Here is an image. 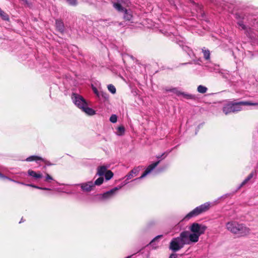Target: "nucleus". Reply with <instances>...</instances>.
<instances>
[{
    "label": "nucleus",
    "mask_w": 258,
    "mask_h": 258,
    "mask_svg": "<svg viewBox=\"0 0 258 258\" xmlns=\"http://www.w3.org/2000/svg\"><path fill=\"white\" fill-rule=\"evenodd\" d=\"M247 105H258V103H252L249 101H231L226 104L223 107V111L227 115L231 113H236L242 110L243 107Z\"/></svg>",
    "instance_id": "nucleus-1"
},
{
    "label": "nucleus",
    "mask_w": 258,
    "mask_h": 258,
    "mask_svg": "<svg viewBox=\"0 0 258 258\" xmlns=\"http://www.w3.org/2000/svg\"><path fill=\"white\" fill-rule=\"evenodd\" d=\"M207 228V226L204 225L194 223L189 228L192 233L187 231H184V232L187 233V236L191 242L195 243L199 241V237L205 233Z\"/></svg>",
    "instance_id": "nucleus-2"
},
{
    "label": "nucleus",
    "mask_w": 258,
    "mask_h": 258,
    "mask_svg": "<svg viewBox=\"0 0 258 258\" xmlns=\"http://www.w3.org/2000/svg\"><path fill=\"white\" fill-rule=\"evenodd\" d=\"M226 229L231 233L239 236H245L250 233V229L242 224L235 221H230L226 223Z\"/></svg>",
    "instance_id": "nucleus-3"
},
{
    "label": "nucleus",
    "mask_w": 258,
    "mask_h": 258,
    "mask_svg": "<svg viewBox=\"0 0 258 258\" xmlns=\"http://www.w3.org/2000/svg\"><path fill=\"white\" fill-rule=\"evenodd\" d=\"M186 234L183 231L180 234L179 236L173 238L170 243V249L176 252L181 249L185 244H190L191 242Z\"/></svg>",
    "instance_id": "nucleus-4"
},
{
    "label": "nucleus",
    "mask_w": 258,
    "mask_h": 258,
    "mask_svg": "<svg viewBox=\"0 0 258 258\" xmlns=\"http://www.w3.org/2000/svg\"><path fill=\"white\" fill-rule=\"evenodd\" d=\"M211 207V203L207 202L202 204L190 211L185 217L184 219H189L191 218L197 216L206 211Z\"/></svg>",
    "instance_id": "nucleus-5"
},
{
    "label": "nucleus",
    "mask_w": 258,
    "mask_h": 258,
    "mask_svg": "<svg viewBox=\"0 0 258 258\" xmlns=\"http://www.w3.org/2000/svg\"><path fill=\"white\" fill-rule=\"evenodd\" d=\"M127 183L128 182H125L124 184L115 187L103 194H99L98 196L100 200L105 201L112 199L116 195L118 191L120 189L123 185Z\"/></svg>",
    "instance_id": "nucleus-6"
},
{
    "label": "nucleus",
    "mask_w": 258,
    "mask_h": 258,
    "mask_svg": "<svg viewBox=\"0 0 258 258\" xmlns=\"http://www.w3.org/2000/svg\"><path fill=\"white\" fill-rule=\"evenodd\" d=\"M72 100L73 103L80 109L83 108V106L87 104L85 99L82 96L76 93L72 94Z\"/></svg>",
    "instance_id": "nucleus-7"
},
{
    "label": "nucleus",
    "mask_w": 258,
    "mask_h": 258,
    "mask_svg": "<svg viewBox=\"0 0 258 258\" xmlns=\"http://www.w3.org/2000/svg\"><path fill=\"white\" fill-rule=\"evenodd\" d=\"M81 190L84 192H89L91 191L94 187V184L92 181L83 182L78 184Z\"/></svg>",
    "instance_id": "nucleus-8"
},
{
    "label": "nucleus",
    "mask_w": 258,
    "mask_h": 258,
    "mask_svg": "<svg viewBox=\"0 0 258 258\" xmlns=\"http://www.w3.org/2000/svg\"><path fill=\"white\" fill-rule=\"evenodd\" d=\"M160 161L159 160L156 162H154L150 165H149L143 174L139 178H136V179H142L145 177L147 175L150 173L160 163Z\"/></svg>",
    "instance_id": "nucleus-9"
},
{
    "label": "nucleus",
    "mask_w": 258,
    "mask_h": 258,
    "mask_svg": "<svg viewBox=\"0 0 258 258\" xmlns=\"http://www.w3.org/2000/svg\"><path fill=\"white\" fill-rule=\"evenodd\" d=\"M28 175L35 180L40 179L43 177V175L40 172H36L31 169L28 170Z\"/></svg>",
    "instance_id": "nucleus-10"
},
{
    "label": "nucleus",
    "mask_w": 258,
    "mask_h": 258,
    "mask_svg": "<svg viewBox=\"0 0 258 258\" xmlns=\"http://www.w3.org/2000/svg\"><path fill=\"white\" fill-rule=\"evenodd\" d=\"M140 167H138L136 168H134L133 170H132L125 176L126 178V180H129L134 177V176H137L139 171H140Z\"/></svg>",
    "instance_id": "nucleus-11"
},
{
    "label": "nucleus",
    "mask_w": 258,
    "mask_h": 258,
    "mask_svg": "<svg viewBox=\"0 0 258 258\" xmlns=\"http://www.w3.org/2000/svg\"><path fill=\"white\" fill-rule=\"evenodd\" d=\"M10 179L11 180H9L10 181H12L18 183L19 184L25 185H26V186H28L32 187H34V188H37V189H41V190H51L50 188H48V187H40V186H37V185H35L32 184H25V183H24L23 182H19V181H15V180H13V179H12L11 178H10Z\"/></svg>",
    "instance_id": "nucleus-12"
},
{
    "label": "nucleus",
    "mask_w": 258,
    "mask_h": 258,
    "mask_svg": "<svg viewBox=\"0 0 258 258\" xmlns=\"http://www.w3.org/2000/svg\"><path fill=\"white\" fill-rule=\"evenodd\" d=\"M25 161H28V162H31V161L37 162L38 161H41L43 162L44 163L47 162V160L41 158V157H39L38 156H35V155H33V156L28 157V158H27L26 159Z\"/></svg>",
    "instance_id": "nucleus-13"
},
{
    "label": "nucleus",
    "mask_w": 258,
    "mask_h": 258,
    "mask_svg": "<svg viewBox=\"0 0 258 258\" xmlns=\"http://www.w3.org/2000/svg\"><path fill=\"white\" fill-rule=\"evenodd\" d=\"M81 109L89 115H93L95 114V111L93 109L88 107L87 103L86 105L83 106V108H81Z\"/></svg>",
    "instance_id": "nucleus-14"
},
{
    "label": "nucleus",
    "mask_w": 258,
    "mask_h": 258,
    "mask_svg": "<svg viewBox=\"0 0 258 258\" xmlns=\"http://www.w3.org/2000/svg\"><path fill=\"white\" fill-rule=\"evenodd\" d=\"M56 29L60 32L64 31V25L63 22L59 20H56L55 21Z\"/></svg>",
    "instance_id": "nucleus-15"
},
{
    "label": "nucleus",
    "mask_w": 258,
    "mask_h": 258,
    "mask_svg": "<svg viewBox=\"0 0 258 258\" xmlns=\"http://www.w3.org/2000/svg\"><path fill=\"white\" fill-rule=\"evenodd\" d=\"M123 18L126 21H130L132 20L133 15L131 11L126 10V9L124 11Z\"/></svg>",
    "instance_id": "nucleus-16"
},
{
    "label": "nucleus",
    "mask_w": 258,
    "mask_h": 258,
    "mask_svg": "<svg viewBox=\"0 0 258 258\" xmlns=\"http://www.w3.org/2000/svg\"><path fill=\"white\" fill-rule=\"evenodd\" d=\"M98 97L103 101H105L107 100L109 98V95L106 92H104L103 91H100L99 94H98Z\"/></svg>",
    "instance_id": "nucleus-17"
},
{
    "label": "nucleus",
    "mask_w": 258,
    "mask_h": 258,
    "mask_svg": "<svg viewBox=\"0 0 258 258\" xmlns=\"http://www.w3.org/2000/svg\"><path fill=\"white\" fill-rule=\"evenodd\" d=\"M106 171H107V168L105 166H100L97 168V174L99 176H102V175H104V174L106 173Z\"/></svg>",
    "instance_id": "nucleus-18"
},
{
    "label": "nucleus",
    "mask_w": 258,
    "mask_h": 258,
    "mask_svg": "<svg viewBox=\"0 0 258 258\" xmlns=\"http://www.w3.org/2000/svg\"><path fill=\"white\" fill-rule=\"evenodd\" d=\"M253 173H250L248 176L243 181V182L240 184L238 189H240L243 185L246 184L253 177Z\"/></svg>",
    "instance_id": "nucleus-19"
},
{
    "label": "nucleus",
    "mask_w": 258,
    "mask_h": 258,
    "mask_svg": "<svg viewBox=\"0 0 258 258\" xmlns=\"http://www.w3.org/2000/svg\"><path fill=\"white\" fill-rule=\"evenodd\" d=\"M165 91L166 92H172L174 94H175L178 96H180V92L179 91L177 88H166Z\"/></svg>",
    "instance_id": "nucleus-20"
},
{
    "label": "nucleus",
    "mask_w": 258,
    "mask_h": 258,
    "mask_svg": "<svg viewBox=\"0 0 258 258\" xmlns=\"http://www.w3.org/2000/svg\"><path fill=\"white\" fill-rule=\"evenodd\" d=\"M125 132V128L123 126H118L117 128L116 135L121 136L124 135Z\"/></svg>",
    "instance_id": "nucleus-21"
},
{
    "label": "nucleus",
    "mask_w": 258,
    "mask_h": 258,
    "mask_svg": "<svg viewBox=\"0 0 258 258\" xmlns=\"http://www.w3.org/2000/svg\"><path fill=\"white\" fill-rule=\"evenodd\" d=\"M113 7L119 12H124V11L125 10L124 9V8L118 3H114Z\"/></svg>",
    "instance_id": "nucleus-22"
},
{
    "label": "nucleus",
    "mask_w": 258,
    "mask_h": 258,
    "mask_svg": "<svg viewBox=\"0 0 258 258\" xmlns=\"http://www.w3.org/2000/svg\"><path fill=\"white\" fill-rule=\"evenodd\" d=\"M203 53L204 54V57L206 60H209L210 58V52L208 49H202Z\"/></svg>",
    "instance_id": "nucleus-23"
},
{
    "label": "nucleus",
    "mask_w": 258,
    "mask_h": 258,
    "mask_svg": "<svg viewBox=\"0 0 258 258\" xmlns=\"http://www.w3.org/2000/svg\"><path fill=\"white\" fill-rule=\"evenodd\" d=\"M197 90L199 93L204 94L207 92L208 89L205 86L200 85L198 87Z\"/></svg>",
    "instance_id": "nucleus-24"
},
{
    "label": "nucleus",
    "mask_w": 258,
    "mask_h": 258,
    "mask_svg": "<svg viewBox=\"0 0 258 258\" xmlns=\"http://www.w3.org/2000/svg\"><path fill=\"white\" fill-rule=\"evenodd\" d=\"M105 179L107 180L110 179L113 176V173L110 170H108L104 174Z\"/></svg>",
    "instance_id": "nucleus-25"
},
{
    "label": "nucleus",
    "mask_w": 258,
    "mask_h": 258,
    "mask_svg": "<svg viewBox=\"0 0 258 258\" xmlns=\"http://www.w3.org/2000/svg\"><path fill=\"white\" fill-rule=\"evenodd\" d=\"M104 178L103 177H100L98 179H97L94 182H93V184H94V186L95 185H100L103 182Z\"/></svg>",
    "instance_id": "nucleus-26"
},
{
    "label": "nucleus",
    "mask_w": 258,
    "mask_h": 258,
    "mask_svg": "<svg viewBox=\"0 0 258 258\" xmlns=\"http://www.w3.org/2000/svg\"><path fill=\"white\" fill-rule=\"evenodd\" d=\"M53 177L49 174L46 173L44 181L46 182L50 183L51 181L53 180Z\"/></svg>",
    "instance_id": "nucleus-27"
},
{
    "label": "nucleus",
    "mask_w": 258,
    "mask_h": 258,
    "mask_svg": "<svg viewBox=\"0 0 258 258\" xmlns=\"http://www.w3.org/2000/svg\"><path fill=\"white\" fill-rule=\"evenodd\" d=\"M107 88L108 89V90L112 94H115V92H116V89L115 88V87L112 85V84H109L107 86Z\"/></svg>",
    "instance_id": "nucleus-28"
},
{
    "label": "nucleus",
    "mask_w": 258,
    "mask_h": 258,
    "mask_svg": "<svg viewBox=\"0 0 258 258\" xmlns=\"http://www.w3.org/2000/svg\"><path fill=\"white\" fill-rule=\"evenodd\" d=\"M180 96H182L183 98L186 99H191L193 98V96L192 95L187 94L182 92H180Z\"/></svg>",
    "instance_id": "nucleus-29"
},
{
    "label": "nucleus",
    "mask_w": 258,
    "mask_h": 258,
    "mask_svg": "<svg viewBox=\"0 0 258 258\" xmlns=\"http://www.w3.org/2000/svg\"><path fill=\"white\" fill-rule=\"evenodd\" d=\"M0 16L4 20L8 21L9 20V16L3 11H2V13H0Z\"/></svg>",
    "instance_id": "nucleus-30"
},
{
    "label": "nucleus",
    "mask_w": 258,
    "mask_h": 258,
    "mask_svg": "<svg viewBox=\"0 0 258 258\" xmlns=\"http://www.w3.org/2000/svg\"><path fill=\"white\" fill-rule=\"evenodd\" d=\"M70 5L76 6L78 4L77 0H65Z\"/></svg>",
    "instance_id": "nucleus-31"
},
{
    "label": "nucleus",
    "mask_w": 258,
    "mask_h": 258,
    "mask_svg": "<svg viewBox=\"0 0 258 258\" xmlns=\"http://www.w3.org/2000/svg\"><path fill=\"white\" fill-rule=\"evenodd\" d=\"M117 120V117L115 114H112L110 117L109 120L110 122L112 123H115L116 122Z\"/></svg>",
    "instance_id": "nucleus-32"
},
{
    "label": "nucleus",
    "mask_w": 258,
    "mask_h": 258,
    "mask_svg": "<svg viewBox=\"0 0 258 258\" xmlns=\"http://www.w3.org/2000/svg\"><path fill=\"white\" fill-rule=\"evenodd\" d=\"M237 24L238 25V26L241 29L245 30L246 29V27L245 25L243 24V22H242L241 21H239L237 23Z\"/></svg>",
    "instance_id": "nucleus-33"
},
{
    "label": "nucleus",
    "mask_w": 258,
    "mask_h": 258,
    "mask_svg": "<svg viewBox=\"0 0 258 258\" xmlns=\"http://www.w3.org/2000/svg\"><path fill=\"white\" fill-rule=\"evenodd\" d=\"M163 237L162 235H159L157 236H156L154 239H152V240L150 242V244H152L158 240L159 239L162 238Z\"/></svg>",
    "instance_id": "nucleus-34"
},
{
    "label": "nucleus",
    "mask_w": 258,
    "mask_h": 258,
    "mask_svg": "<svg viewBox=\"0 0 258 258\" xmlns=\"http://www.w3.org/2000/svg\"><path fill=\"white\" fill-rule=\"evenodd\" d=\"M167 153L165 152V153H163L161 155H157L156 156V158H158V159H159V158H161L163 157V159H164V158H165L167 156Z\"/></svg>",
    "instance_id": "nucleus-35"
},
{
    "label": "nucleus",
    "mask_w": 258,
    "mask_h": 258,
    "mask_svg": "<svg viewBox=\"0 0 258 258\" xmlns=\"http://www.w3.org/2000/svg\"><path fill=\"white\" fill-rule=\"evenodd\" d=\"M187 52L188 55L191 57L192 55H194V53L192 52V51L189 48H187Z\"/></svg>",
    "instance_id": "nucleus-36"
},
{
    "label": "nucleus",
    "mask_w": 258,
    "mask_h": 258,
    "mask_svg": "<svg viewBox=\"0 0 258 258\" xmlns=\"http://www.w3.org/2000/svg\"><path fill=\"white\" fill-rule=\"evenodd\" d=\"M0 178H2V179H8V180H11L10 179V178L8 177L7 176L4 175V174L1 173V172H0Z\"/></svg>",
    "instance_id": "nucleus-37"
},
{
    "label": "nucleus",
    "mask_w": 258,
    "mask_h": 258,
    "mask_svg": "<svg viewBox=\"0 0 258 258\" xmlns=\"http://www.w3.org/2000/svg\"><path fill=\"white\" fill-rule=\"evenodd\" d=\"M178 255L176 253H172L169 258H177Z\"/></svg>",
    "instance_id": "nucleus-38"
},
{
    "label": "nucleus",
    "mask_w": 258,
    "mask_h": 258,
    "mask_svg": "<svg viewBox=\"0 0 258 258\" xmlns=\"http://www.w3.org/2000/svg\"><path fill=\"white\" fill-rule=\"evenodd\" d=\"M93 90L94 92L95 93V94L98 96V94H99L100 91H98L96 88H93Z\"/></svg>",
    "instance_id": "nucleus-39"
},
{
    "label": "nucleus",
    "mask_w": 258,
    "mask_h": 258,
    "mask_svg": "<svg viewBox=\"0 0 258 258\" xmlns=\"http://www.w3.org/2000/svg\"><path fill=\"white\" fill-rule=\"evenodd\" d=\"M117 1L125 4H127L128 2V0H117Z\"/></svg>",
    "instance_id": "nucleus-40"
},
{
    "label": "nucleus",
    "mask_w": 258,
    "mask_h": 258,
    "mask_svg": "<svg viewBox=\"0 0 258 258\" xmlns=\"http://www.w3.org/2000/svg\"><path fill=\"white\" fill-rule=\"evenodd\" d=\"M47 165L50 166L52 164H51L48 161H47V162L45 163Z\"/></svg>",
    "instance_id": "nucleus-41"
},
{
    "label": "nucleus",
    "mask_w": 258,
    "mask_h": 258,
    "mask_svg": "<svg viewBox=\"0 0 258 258\" xmlns=\"http://www.w3.org/2000/svg\"><path fill=\"white\" fill-rule=\"evenodd\" d=\"M169 1L170 2V3L171 4H173V3L171 1V0H169Z\"/></svg>",
    "instance_id": "nucleus-42"
},
{
    "label": "nucleus",
    "mask_w": 258,
    "mask_h": 258,
    "mask_svg": "<svg viewBox=\"0 0 258 258\" xmlns=\"http://www.w3.org/2000/svg\"><path fill=\"white\" fill-rule=\"evenodd\" d=\"M131 257V256H127V257H126L125 258H130Z\"/></svg>",
    "instance_id": "nucleus-43"
},
{
    "label": "nucleus",
    "mask_w": 258,
    "mask_h": 258,
    "mask_svg": "<svg viewBox=\"0 0 258 258\" xmlns=\"http://www.w3.org/2000/svg\"><path fill=\"white\" fill-rule=\"evenodd\" d=\"M198 7L199 9L200 10H201V8H200V6H198Z\"/></svg>",
    "instance_id": "nucleus-44"
}]
</instances>
